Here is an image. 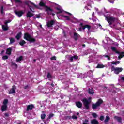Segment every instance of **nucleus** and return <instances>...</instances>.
<instances>
[{
    "label": "nucleus",
    "instance_id": "nucleus-64",
    "mask_svg": "<svg viewBox=\"0 0 124 124\" xmlns=\"http://www.w3.org/2000/svg\"><path fill=\"white\" fill-rule=\"evenodd\" d=\"M40 28H41L42 27V25H40Z\"/></svg>",
    "mask_w": 124,
    "mask_h": 124
},
{
    "label": "nucleus",
    "instance_id": "nucleus-53",
    "mask_svg": "<svg viewBox=\"0 0 124 124\" xmlns=\"http://www.w3.org/2000/svg\"><path fill=\"white\" fill-rule=\"evenodd\" d=\"M29 88V85H26V86L24 87L25 90H27Z\"/></svg>",
    "mask_w": 124,
    "mask_h": 124
},
{
    "label": "nucleus",
    "instance_id": "nucleus-43",
    "mask_svg": "<svg viewBox=\"0 0 124 124\" xmlns=\"http://www.w3.org/2000/svg\"><path fill=\"white\" fill-rule=\"evenodd\" d=\"M16 3H22V1L21 0H14Z\"/></svg>",
    "mask_w": 124,
    "mask_h": 124
},
{
    "label": "nucleus",
    "instance_id": "nucleus-39",
    "mask_svg": "<svg viewBox=\"0 0 124 124\" xmlns=\"http://www.w3.org/2000/svg\"><path fill=\"white\" fill-rule=\"evenodd\" d=\"M78 59H79V56L77 55H74L73 56V59L75 60V61H76V60H78Z\"/></svg>",
    "mask_w": 124,
    "mask_h": 124
},
{
    "label": "nucleus",
    "instance_id": "nucleus-62",
    "mask_svg": "<svg viewBox=\"0 0 124 124\" xmlns=\"http://www.w3.org/2000/svg\"><path fill=\"white\" fill-rule=\"evenodd\" d=\"M82 46H83L84 47L86 46V45L85 44H83L82 45Z\"/></svg>",
    "mask_w": 124,
    "mask_h": 124
},
{
    "label": "nucleus",
    "instance_id": "nucleus-8",
    "mask_svg": "<svg viewBox=\"0 0 124 124\" xmlns=\"http://www.w3.org/2000/svg\"><path fill=\"white\" fill-rule=\"evenodd\" d=\"M11 22V20H5L4 22L5 25L2 26V29L3 31H8V25H7L8 23H10Z\"/></svg>",
    "mask_w": 124,
    "mask_h": 124
},
{
    "label": "nucleus",
    "instance_id": "nucleus-63",
    "mask_svg": "<svg viewBox=\"0 0 124 124\" xmlns=\"http://www.w3.org/2000/svg\"><path fill=\"white\" fill-rule=\"evenodd\" d=\"M77 115L78 116L79 115V112H77Z\"/></svg>",
    "mask_w": 124,
    "mask_h": 124
},
{
    "label": "nucleus",
    "instance_id": "nucleus-57",
    "mask_svg": "<svg viewBox=\"0 0 124 124\" xmlns=\"http://www.w3.org/2000/svg\"><path fill=\"white\" fill-rule=\"evenodd\" d=\"M121 80H122V81H124V77H122L121 78Z\"/></svg>",
    "mask_w": 124,
    "mask_h": 124
},
{
    "label": "nucleus",
    "instance_id": "nucleus-46",
    "mask_svg": "<svg viewBox=\"0 0 124 124\" xmlns=\"http://www.w3.org/2000/svg\"><path fill=\"white\" fill-rule=\"evenodd\" d=\"M1 14H3V6H1L0 8Z\"/></svg>",
    "mask_w": 124,
    "mask_h": 124
},
{
    "label": "nucleus",
    "instance_id": "nucleus-18",
    "mask_svg": "<svg viewBox=\"0 0 124 124\" xmlns=\"http://www.w3.org/2000/svg\"><path fill=\"white\" fill-rule=\"evenodd\" d=\"M26 16L27 18H31V17H33V14L31 13V11H28L27 13Z\"/></svg>",
    "mask_w": 124,
    "mask_h": 124
},
{
    "label": "nucleus",
    "instance_id": "nucleus-54",
    "mask_svg": "<svg viewBox=\"0 0 124 124\" xmlns=\"http://www.w3.org/2000/svg\"><path fill=\"white\" fill-rule=\"evenodd\" d=\"M85 8V9H87V10H90V9L88 7V6H86Z\"/></svg>",
    "mask_w": 124,
    "mask_h": 124
},
{
    "label": "nucleus",
    "instance_id": "nucleus-45",
    "mask_svg": "<svg viewBox=\"0 0 124 124\" xmlns=\"http://www.w3.org/2000/svg\"><path fill=\"white\" fill-rule=\"evenodd\" d=\"M50 60H51V61H56L57 57L56 56H53L50 58Z\"/></svg>",
    "mask_w": 124,
    "mask_h": 124
},
{
    "label": "nucleus",
    "instance_id": "nucleus-34",
    "mask_svg": "<svg viewBox=\"0 0 124 124\" xmlns=\"http://www.w3.org/2000/svg\"><path fill=\"white\" fill-rule=\"evenodd\" d=\"M103 57H104V58H107V59L108 61H110V60H111V57L109 55L105 54V55H103Z\"/></svg>",
    "mask_w": 124,
    "mask_h": 124
},
{
    "label": "nucleus",
    "instance_id": "nucleus-48",
    "mask_svg": "<svg viewBox=\"0 0 124 124\" xmlns=\"http://www.w3.org/2000/svg\"><path fill=\"white\" fill-rule=\"evenodd\" d=\"M65 13H66V14H68L69 15V16H71V15H72V14L68 12H66L65 11Z\"/></svg>",
    "mask_w": 124,
    "mask_h": 124
},
{
    "label": "nucleus",
    "instance_id": "nucleus-11",
    "mask_svg": "<svg viewBox=\"0 0 124 124\" xmlns=\"http://www.w3.org/2000/svg\"><path fill=\"white\" fill-rule=\"evenodd\" d=\"M55 25V21L54 20H50L47 22L46 26L47 28H52L53 26Z\"/></svg>",
    "mask_w": 124,
    "mask_h": 124
},
{
    "label": "nucleus",
    "instance_id": "nucleus-51",
    "mask_svg": "<svg viewBox=\"0 0 124 124\" xmlns=\"http://www.w3.org/2000/svg\"><path fill=\"white\" fill-rule=\"evenodd\" d=\"M35 16H36V18H40V15H36Z\"/></svg>",
    "mask_w": 124,
    "mask_h": 124
},
{
    "label": "nucleus",
    "instance_id": "nucleus-1",
    "mask_svg": "<svg viewBox=\"0 0 124 124\" xmlns=\"http://www.w3.org/2000/svg\"><path fill=\"white\" fill-rule=\"evenodd\" d=\"M39 6L42 7H45V10L47 13L48 15H52V16H55V13H54V9H52L50 7L46 5L44 2L41 1L39 3Z\"/></svg>",
    "mask_w": 124,
    "mask_h": 124
},
{
    "label": "nucleus",
    "instance_id": "nucleus-5",
    "mask_svg": "<svg viewBox=\"0 0 124 124\" xmlns=\"http://www.w3.org/2000/svg\"><path fill=\"white\" fill-rule=\"evenodd\" d=\"M111 71H114L115 74H120V72L123 71V68L122 67H115L114 66H111Z\"/></svg>",
    "mask_w": 124,
    "mask_h": 124
},
{
    "label": "nucleus",
    "instance_id": "nucleus-23",
    "mask_svg": "<svg viewBox=\"0 0 124 124\" xmlns=\"http://www.w3.org/2000/svg\"><path fill=\"white\" fill-rule=\"evenodd\" d=\"M47 78L50 81V80L53 78V76L50 72H47Z\"/></svg>",
    "mask_w": 124,
    "mask_h": 124
},
{
    "label": "nucleus",
    "instance_id": "nucleus-56",
    "mask_svg": "<svg viewBox=\"0 0 124 124\" xmlns=\"http://www.w3.org/2000/svg\"><path fill=\"white\" fill-rule=\"evenodd\" d=\"M82 29H83V28H82L81 27H80L79 28V31H82Z\"/></svg>",
    "mask_w": 124,
    "mask_h": 124
},
{
    "label": "nucleus",
    "instance_id": "nucleus-3",
    "mask_svg": "<svg viewBox=\"0 0 124 124\" xmlns=\"http://www.w3.org/2000/svg\"><path fill=\"white\" fill-rule=\"evenodd\" d=\"M24 38L26 39V40H27V41H29V42L31 43L35 42V41H36L35 39L32 38V36L29 33H25L24 34Z\"/></svg>",
    "mask_w": 124,
    "mask_h": 124
},
{
    "label": "nucleus",
    "instance_id": "nucleus-31",
    "mask_svg": "<svg viewBox=\"0 0 124 124\" xmlns=\"http://www.w3.org/2000/svg\"><path fill=\"white\" fill-rule=\"evenodd\" d=\"M68 57V60H69L70 62H73V57L71 55H67Z\"/></svg>",
    "mask_w": 124,
    "mask_h": 124
},
{
    "label": "nucleus",
    "instance_id": "nucleus-19",
    "mask_svg": "<svg viewBox=\"0 0 124 124\" xmlns=\"http://www.w3.org/2000/svg\"><path fill=\"white\" fill-rule=\"evenodd\" d=\"M55 9L56 10H58V12H56V14H60V13H62V11H63V10H62V9H61L59 7H55Z\"/></svg>",
    "mask_w": 124,
    "mask_h": 124
},
{
    "label": "nucleus",
    "instance_id": "nucleus-16",
    "mask_svg": "<svg viewBox=\"0 0 124 124\" xmlns=\"http://www.w3.org/2000/svg\"><path fill=\"white\" fill-rule=\"evenodd\" d=\"M34 108L33 105H29L27 108V111H30V110H32Z\"/></svg>",
    "mask_w": 124,
    "mask_h": 124
},
{
    "label": "nucleus",
    "instance_id": "nucleus-59",
    "mask_svg": "<svg viewBox=\"0 0 124 124\" xmlns=\"http://www.w3.org/2000/svg\"><path fill=\"white\" fill-rule=\"evenodd\" d=\"M50 85L51 86V87H54V83H51L50 84Z\"/></svg>",
    "mask_w": 124,
    "mask_h": 124
},
{
    "label": "nucleus",
    "instance_id": "nucleus-26",
    "mask_svg": "<svg viewBox=\"0 0 124 124\" xmlns=\"http://www.w3.org/2000/svg\"><path fill=\"white\" fill-rule=\"evenodd\" d=\"M88 93L89 94H93L94 93V92L93 91V88H89L88 89Z\"/></svg>",
    "mask_w": 124,
    "mask_h": 124
},
{
    "label": "nucleus",
    "instance_id": "nucleus-14",
    "mask_svg": "<svg viewBox=\"0 0 124 124\" xmlns=\"http://www.w3.org/2000/svg\"><path fill=\"white\" fill-rule=\"evenodd\" d=\"M79 36H80V35H79V34L74 32V39L77 41V40H78V38H79Z\"/></svg>",
    "mask_w": 124,
    "mask_h": 124
},
{
    "label": "nucleus",
    "instance_id": "nucleus-49",
    "mask_svg": "<svg viewBox=\"0 0 124 124\" xmlns=\"http://www.w3.org/2000/svg\"><path fill=\"white\" fill-rule=\"evenodd\" d=\"M72 119H74L75 120H76V119H77V116H75V115H73L72 116Z\"/></svg>",
    "mask_w": 124,
    "mask_h": 124
},
{
    "label": "nucleus",
    "instance_id": "nucleus-47",
    "mask_svg": "<svg viewBox=\"0 0 124 124\" xmlns=\"http://www.w3.org/2000/svg\"><path fill=\"white\" fill-rule=\"evenodd\" d=\"M100 121H103L104 120V116H101L100 117Z\"/></svg>",
    "mask_w": 124,
    "mask_h": 124
},
{
    "label": "nucleus",
    "instance_id": "nucleus-9",
    "mask_svg": "<svg viewBox=\"0 0 124 124\" xmlns=\"http://www.w3.org/2000/svg\"><path fill=\"white\" fill-rule=\"evenodd\" d=\"M79 26L80 27L82 28V30H85V29L87 28L88 29V31H90V30H91V28H92V27L90 25L87 24V25H84L83 23H80V24H79Z\"/></svg>",
    "mask_w": 124,
    "mask_h": 124
},
{
    "label": "nucleus",
    "instance_id": "nucleus-35",
    "mask_svg": "<svg viewBox=\"0 0 124 124\" xmlns=\"http://www.w3.org/2000/svg\"><path fill=\"white\" fill-rule=\"evenodd\" d=\"M62 17H63V18H65V19L67 21H70V18H69V17L68 16L62 15Z\"/></svg>",
    "mask_w": 124,
    "mask_h": 124
},
{
    "label": "nucleus",
    "instance_id": "nucleus-12",
    "mask_svg": "<svg viewBox=\"0 0 124 124\" xmlns=\"http://www.w3.org/2000/svg\"><path fill=\"white\" fill-rule=\"evenodd\" d=\"M15 13L16 14V15L18 16V17H19V18H20V17H22V16L25 13V12H24V11L22 10L19 11H15Z\"/></svg>",
    "mask_w": 124,
    "mask_h": 124
},
{
    "label": "nucleus",
    "instance_id": "nucleus-60",
    "mask_svg": "<svg viewBox=\"0 0 124 124\" xmlns=\"http://www.w3.org/2000/svg\"><path fill=\"white\" fill-rule=\"evenodd\" d=\"M92 16H93V17H94V12H93L92 13Z\"/></svg>",
    "mask_w": 124,
    "mask_h": 124
},
{
    "label": "nucleus",
    "instance_id": "nucleus-22",
    "mask_svg": "<svg viewBox=\"0 0 124 124\" xmlns=\"http://www.w3.org/2000/svg\"><path fill=\"white\" fill-rule=\"evenodd\" d=\"M21 37H22V32H19L16 36V38L17 40H19Z\"/></svg>",
    "mask_w": 124,
    "mask_h": 124
},
{
    "label": "nucleus",
    "instance_id": "nucleus-40",
    "mask_svg": "<svg viewBox=\"0 0 124 124\" xmlns=\"http://www.w3.org/2000/svg\"><path fill=\"white\" fill-rule=\"evenodd\" d=\"M2 60H5L8 59V56L7 55H4L2 57Z\"/></svg>",
    "mask_w": 124,
    "mask_h": 124
},
{
    "label": "nucleus",
    "instance_id": "nucleus-24",
    "mask_svg": "<svg viewBox=\"0 0 124 124\" xmlns=\"http://www.w3.org/2000/svg\"><path fill=\"white\" fill-rule=\"evenodd\" d=\"M11 66H14L15 68L16 69L18 68V65L15 63L14 62H13V61H12L11 62Z\"/></svg>",
    "mask_w": 124,
    "mask_h": 124
},
{
    "label": "nucleus",
    "instance_id": "nucleus-20",
    "mask_svg": "<svg viewBox=\"0 0 124 124\" xmlns=\"http://www.w3.org/2000/svg\"><path fill=\"white\" fill-rule=\"evenodd\" d=\"M24 60V56H20L18 58H16V62H20L21 61H23Z\"/></svg>",
    "mask_w": 124,
    "mask_h": 124
},
{
    "label": "nucleus",
    "instance_id": "nucleus-30",
    "mask_svg": "<svg viewBox=\"0 0 124 124\" xmlns=\"http://www.w3.org/2000/svg\"><path fill=\"white\" fill-rule=\"evenodd\" d=\"M105 66L102 64H98L97 66H96V68H104Z\"/></svg>",
    "mask_w": 124,
    "mask_h": 124
},
{
    "label": "nucleus",
    "instance_id": "nucleus-15",
    "mask_svg": "<svg viewBox=\"0 0 124 124\" xmlns=\"http://www.w3.org/2000/svg\"><path fill=\"white\" fill-rule=\"evenodd\" d=\"M114 119H115V120H116L117 122H118V123H120L121 124H122V117L115 116Z\"/></svg>",
    "mask_w": 124,
    "mask_h": 124
},
{
    "label": "nucleus",
    "instance_id": "nucleus-33",
    "mask_svg": "<svg viewBox=\"0 0 124 124\" xmlns=\"http://www.w3.org/2000/svg\"><path fill=\"white\" fill-rule=\"evenodd\" d=\"M10 44H12L13 43H14L15 42V39H14V38H10Z\"/></svg>",
    "mask_w": 124,
    "mask_h": 124
},
{
    "label": "nucleus",
    "instance_id": "nucleus-27",
    "mask_svg": "<svg viewBox=\"0 0 124 124\" xmlns=\"http://www.w3.org/2000/svg\"><path fill=\"white\" fill-rule=\"evenodd\" d=\"M110 117L107 116H106V118L104 121V122L105 123V124H106V123H108V122H109V121H110Z\"/></svg>",
    "mask_w": 124,
    "mask_h": 124
},
{
    "label": "nucleus",
    "instance_id": "nucleus-38",
    "mask_svg": "<svg viewBox=\"0 0 124 124\" xmlns=\"http://www.w3.org/2000/svg\"><path fill=\"white\" fill-rule=\"evenodd\" d=\"M46 117V114H42L41 115V119L42 120H44V119H45Z\"/></svg>",
    "mask_w": 124,
    "mask_h": 124
},
{
    "label": "nucleus",
    "instance_id": "nucleus-52",
    "mask_svg": "<svg viewBox=\"0 0 124 124\" xmlns=\"http://www.w3.org/2000/svg\"><path fill=\"white\" fill-rule=\"evenodd\" d=\"M4 116H5V117H9V114L7 113H5L4 114Z\"/></svg>",
    "mask_w": 124,
    "mask_h": 124
},
{
    "label": "nucleus",
    "instance_id": "nucleus-13",
    "mask_svg": "<svg viewBox=\"0 0 124 124\" xmlns=\"http://www.w3.org/2000/svg\"><path fill=\"white\" fill-rule=\"evenodd\" d=\"M75 104L78 108H82V107H83V104L80 101L76 102Z\"/></svg>",
    "mask_w": 124,
    "mask_h": 124
},
{
    "label": "nucleus",
    "instance_id": "nucleus-17",
    "mask_svg": "<svg viewBox=\"0 0 124 124\" xmlns=\"http://www.w3.org/2000/svg\"><path fill=\"white\" fill-rule=\"evenodd\" d=\"M91 124H99V122H98V121H97V120L94 119H92L91 121Z\"/></svg>",
    "mask_w": 124,
    "mask_h": 124
},
{
    "label": "nucleus",
    "instance_id": "nucleus-7",
    "mask_svg": "<svg viewBox=\"0 0 124 124\" xmlns=\"http://www.w3.org/2000/svg\"><path fill=\"white\" fill-rule=\"evenodd\" d=\"M25 4L26 5H27L28 7H29L30 10L32 12H33V11H32V9H31V6L30 5V4H31V5H33L34 7H37V6L34 4V3L31 2L30 1H26L25 2Z\"/></svg>",
    "mask_w": 124,
    "mask_h": 124
},
{
    "label": "nucleus",
    "instance_id": "nucleus-37",
    "mask_svg": "<svg viewBox=\"0 0 124 124\" xmlns=\"http://www.w3.org/2000/svg\"><path fill=\"white\" fill-rule=\"evenodd\" d=\"M54 116H55V114H53V113H50L49 115V116L48 117V119L49 120H51V119H52V118H53V117H54Z\"/></svg>",
    "mask_w": 124,
    "mask_h": 124
},
{
    "label": "nucleus",
    "instance_id": "nucleus-29",
    "mask_svg": "<svg viewBox=\"0 0 124 124\" xmlns=\"http://www.w3.org/2000/svg\"><path fill=\"white\" fill-rule=\"evenodd\" d=\"M120 61H112L111 63V64L114 65H117V64H120Z\"/></svg>",
    "mask_w": 124,
    "mask_h": 124
},
{
    "label": "nucleus",
    "instance_id": "nucleus-28",
    "mask_svg": "<svg viewBox=\"0 0 124 124\" xmlns=\"http://www.w3.org/2000/svg\"><path fill=\"white\" fill-rule=\"evenodd\" d=\"M11 51H12V48H7L6 54H7L8 55H11Z\"/></svg>",
    "mask_w": 124,
    "mask_h": 124
},
{
    "label": "nucleus",
    "instance_id": "nucleus-58",
    "mask_svg": "<svg viewBox=\"0 0 124 124\" xmlns=\"http://www.w3.org/2000/svg\"><path fill=\"white\" fill-rule=\"evenodd\" d=\"M122 56H121L120 55H119V56H118V59H119V60H121V59H122Z\"/></svg>",
    "mask_w": 124,
    "mask_h": 124
},
{
    "label": "nucleus",
    "instance_id": "nucleus-41",
    "mask_svg": "<svg viewBox=\"0 0 124 124\" xmlns=\"http://www.w3.org/2000/svg\"><path fill=\"white\" fill-rule=\"evenodd\" d=\"M89 119H85L83 123V124H90L89 123Z\"/></svg>",
    "mask_w": 124,
    "mask_h": 124
},
{
    "label": "nucleus",
    "instance_id": "nucleus-50",
    "mask_svg": "<svg viewBox=\"0 0 124 124\" xmlns=\"http://www.w3.org/2000/svg\"><path fill=\"white\" fill-rule=\"evenodd\" d=\"M110 3H114V0H108Z\"/></svg>",
    "mask_w": 124,
    "mask_h": 124
},
{
    "label": "nucleus",
    "instance_id": "nucleus-4",
    "mask_svg": "<svg viewBox=\"0 0 124 124\" xmlns=\"http://www.w3.org/2000/svg\"><path fill=\"white\" fill-rule=\"evenodd\" d=\"M103 103V100L102 99H99L95 104H92V109L95 110L97 107H99L101 104Z\"/></svg>",
    "mask_w": 124,
    "mask_h": 124
},
{
    "label": "nucleus",
    "instance_id": "nucleus-2",
    "mask_svg": "<svg viewBox=\"0 0 124 124\" xmlns=\"http://www.w3.org/2000/svg\"><path fill=\"white\" fill-rule=\"evenodd\" d=\"M105 17L106 21L108 23L109 26L113 25L116 21H118V18L117 17L107 16H105Z\"/></svg>",
    "mask_w": 124,
    "mask_h": 124
},
{
    "label": "nucleus",
    "instance_id": "nucleus-42",
    "mask_svg": "<svg viewBox=\"0 0 124 124\" xmlns=\"http://www.w3.org/2000/svg\"><path fill=\"white\" fill-rule=\"evenodd\" d=\"M92 116L94 119H96V118H97V114L96 113H92Z\"/></svg>",
    "mask_w": 124,
    "mask_h": 124
},
{
    "label": "nucleus",
    "instance_id": "nucleus-6",
    "mask_svg": "<svg viewBox=\"0 0 124 124\" xmlns=\"http://www.w3.org/2000/svg\"><path fill=\"white\" fill-rule=\"evenodd\" d=\"M82 102L84 104L85 109L86 110H89L90 109V104L91 103V101L88 100V99L86 98H84L82 100Z\"/></svg>",
    "mask_w": 124,
    "mask_h": 124
},
{
    "label": "nucleus",
    "instance_id": "nucleus-36",
    "mask_svg": "<svg viewBox=\"0 0 124 124\" xmlns=\"http://www.w3.org/2000/svg\"><path fill=\"white\" fill-rule=\"evenodd\" d=\"M8 103V100L7 99H4L3 102V105H7Z\"/></svg>",
    "mask_w": 124,
    "mask_h": 124
},
{
    "label": "nucleus",
    "instance_id": "nucleus-10",
    "mask_svg": "<svg viewBox=\"0 0 124 124\" xmlns=\"http://www.w3.org/2000/svg\"><path fill=\"white\" fill-rule=\"evenodd\" d=\"M16 86L14 85L12 88L9 91V94H13V93H16Z\"/></svg>",
    "mask_w": 124,
    "mask_h": 124
},
{
    "label": "nucleus",
    "instance_id": "nucleus-32",
    "mask_svg": "<svg viewBox=\"0 0 124 124\" xmlns=\"http://www.w3.org/2000/svg\"><path fill=\"white\" fill-rule=\"evenodd\" d=\"M26 41H25V40H22L20 41L19 45L21 46H24V45H25V44H26Z\"/></svg>",
    "mask_w": 124,
    "mask_h": 124
},
{
    "label": "nucleus",
    "instance_id": "nucleus-21",
    "mask_svg": "<svg viewBox=\"0 0 124 124\" xmlns=\"http://www.w3.org/2000/svg\"><path fill=\"white\" fill-rule=\"evenodd\" d=\"M7 110V105H3L1 106V111L2 112H4V111H6Z\"/></svg>",
    "mask_w": 124,
    "mask_h": 124
},
{
    "label": "nucleus",
    "instance_id": "nucleus-44",
    "mask_svg": "<svg viewBox=\"0 0 124 124\" xmlns=\"http://www.w3.org/2000/svg\"><path fill=\"white\" fill-rule=\"evenodd\" d=\"M119 55H120V56L121 57V58H124V52H120L119 54H118Z\"/></svg>",
    "mask_w": 124,
    "mask_h": 124
},
{
    "label": "nucleus",
    "instance_id": "nucleus-55",
    "mask_svg": "<svg viewBox=\"0 0 124 124\" xmlns=\"http://www.w3.org/2000/svg\"><path fill=\"white\" fill-rule=\"evenodd\" d=\"M4 53V50H2L1 51L0 55H3Z\"/></svg>",
    "mask_w": 124,
    "mask_h": 124
},
{
    "label": "nucleus",
    "instance_id": "nucleus-61",
    "mask_svg": "<svg viewBox=\"0 0 124 124\" xmlns=\"http://www.w3.org/2000/svg\"><path fill=\"white\" fill-rule=\"evenodd\" d=\"M33 62H36V60L34 59V60H33Z\"/></svg>",
    "mask_w": 124,
    "mask_h": 124
},
{
    "label": "nucleus",
    "instance_id": "nucleus-25",
    "mask_svg": "<svg viewBox=\"0 0 124 124\" xmlns=\"http://www.w3.org/2000/svg\"><path fill=\"white\" fill-rule=\"evenodd\" d=\"M111 50L116 54H120V51L117 50V48L114 46H111Z\"/></svg>",
    "mask_w": 124,
    "mask_h": 124
}]
</instances>
